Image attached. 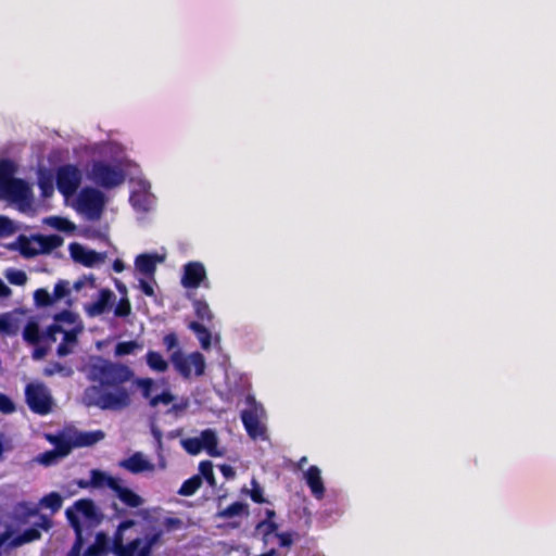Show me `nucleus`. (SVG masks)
<instances>
[{"label": "nucleus", "instance_id": "1", "mask_svg": "<svg viewBox=\"0 0 556 556\" xmlns=\"http://www.w3.org/2000/svg\"><path fill=\"white\" fill-rule=\"evenodd\" d=\"M63 500L56 492L43 496L39 504L34 502H20L12 515L0 520V556L10 549L34 542L40 538V530H48L51 526L46 516H38L39 507L58 511Z\"/></svg>", "mask_w": 556, "mask_h": 556}, {"label": "nucleus", "instance_id": "2", "mask_svg": "<svg viewBox=\"0 0 556 556\" xmlns=\"http://www.w3.org/2000/svg\"><path fill=\"white\" fill-rule=\"evenodd\" d=\"M86 151L99 156L86 169L90 181L105 189H113L124 184L128 161L123 146L114 141L94 142L86 146Z\"/></svg>", "mask_w": 556, "mask_h": 556}, {"label": "nucleus", "instance_id": "3", "mask_svg": "<svg viewBox=\"0 0 556 556\" xmlns=\"http://www.w3.org/2000/svg\"><path fill=\"white\" fill-rule=\"evenodd\" d=\"M84 326L79 316L70 311L62 312L54 317V324L48 329L47 333L40 334L38 323L29 320L23 331L24 339L33 344L56 342L58 354L65 356L73 352L77 343V336L83 331Z\"/></svg>", "mask_w": 556, "mask_h": 556}, {"label": "nucleus", "instance_id": "4", "mask_svg": "<svg viewBox=\"0 0 556 556\" xmlns=\"http://www.w3.org/2000/svg\"><path fill=\"white\" fill-rule=\"evenodd\" d=\"M15 164L8 160L0 161V200L16 205L23 213L31 211L33 194L30 187L22 179L14 178Z\"/></svg>", "mask_w": 556, "mask_h": 556}, {"label": "nucleus", "instance_id": "5", "mask_svg": "<svg viewBox=\"0 0 556 556\" xmlns=\"http://www.w3.org/2000/svg\"><path fill=\"white\" fill-rule=\"evenodd\" d=\"M85 371L90 380L99 382L98 388L123 384L129 381L134 375L126 365L112 363L101 357H91Z\"/></svg>", "mask_w": 556, "mask_h": 556}, {"label": "nucleus", "instance_id": "6", "mask_svg": "<svg viewBox=\"0 0 556 556\" xmlns=\"http://www.w3.org/2000/svg\"><path fill=\"white\" fill-rule=\"evenodd\" d=\"M135 527L137 523L134 520H126L118 526L114 539V553L117 556H150L152 547L157 544L160 532L148 533L143 538H137L124 544L126 532Z\"/></svg>", "mask_w": 556, "mask_h": 556}, {"label": "nucleus", "instance_id": "7", "mask_svg": "<svg viewBox=\"0 0 556 556\" xmlns=\"http://www.w3.org/2000/svg\"><path fill=\"white\" fill-rule=\"evenodd\" d=\"M84 400L88 405L102 409L119 410L130 404V392L122 384L115 387H90L85 391Z\"/></svg>", "mask_w": 556, "mask_h": 556}, {"label": "nucleus", "instance_id": "8", "mask_svg": "<svg viewBox=\"0 0 556 556\" xmlns=\"http://www.w3.org/2000/svg\"><path fill=\"white\" fill-rule=\"evenodd\" d=\"M73 289L77 292L84 291V295H91L92 300L84 305L89 317H97L105 313L111 306L115 294L109 289H98L92 276H84L74 282Z\"/></svg>", "mask_w": 556, "mask_h": 556}, {"label": "nucleus", "instance_id": "9", "mask_svg": "<svg viewBox=\"0 0 556 556\" xmlns=\"http://www.w3.org/2000/svg\"><path fill=\"white\" fill-rule=\"evenodd\" d=\"M166 258L165 251L141 253L135 258V275L139 283V289L147 295H154L155 270L159 264L164 263Z\"/></svg>", "mask_w": 556, "mask_h": 556}, {"label": "nucleus", "instance_id": "10", "mask_svg": "<svg viewBox=\"0 0 556 556\" xmlns=\"http://www.w3.org/2000/svg\"><path fill=\"white\" fill-rule=\"evenodd\" d=\"M136 384L141 389L142 395L149 400L152 407L164 406L168 413H179L187 407L185 401L176 402L175 396L168 390L157 393L159 386L150 378L137 379Z\"/></svg>", "mask_w": 556, "mask_h": 556}, {"label": "nucleus", "instance_id": "11", "mask_svg": "<svg viewBox=\"0 0 556 556\" xmlns=\"http://www.w3.org/2000/svg\"><path fill=\"white\" fill-rule=\"evenodd\" d=\"M106 203L105 194L99 189H81L73 200V207L88 219L100 218Z\"/></svg>", "mask_w": 556, "mask_h": 556}, {"label": "nucleus", "instance_id": "12", "mask_svg": "<svg viewBox=\"0 0 556 556\" xmlns=\"http://www.w3.org/2000/svg\"><path fill=\"white\" fill-rule=\"evenodd\" d=\"M63 243L58 235L49 236H20L14 243L16 250L26 257L49 253Z\"/></svg>", "mask_w": 556, "mask_h": 556}, {"label": "nucleus", "instance_id": "13", "mask_svg": "<svg viewBox=\"0 0 556 556\" xmlns=\"http://www.w3.org/2000/svg\"><path fill=\"white\" fill-rule=\"evenodd\" d=\"M66 517L78 536L81 534L83 528L91 527L99 520L97 508L90 500L77 501L66 509Z\"/></svg>", "mask_w": 556, "mask_h": 556}, {"label": "nucleus", "instance_id": "14", "mask_svg": "<svg viewBox=\"0 0 556 556\" xmlns=\"http://www.w3.org/2000/svg\"><path fill=\"white\" fill-rule=\"evenodd\" d=\"M184 448L192 455L204 451L212 457H219L225 454V450L218 446V440L215 431L211 429L203 430L199 435L181 440Z\"/></svg>", "mask_w": 556, "mask_h": 556}, {"label": "nucleus", "instance_id": "15", "mask_svg": "<svg viewBox=\"0 0 556 556\" xmlns=\"http://www.w3.org/2000/svg\"><path fill=\"white\" fill-rule=\"evenodd\" d=\"M83 180V172L72 164L60 166L56 170V188L66 201L74 197Z\"/></svg>", "mask_w": 556, "mask_h": 556}, {"label": "nucleus", "instance_id": "16", "mask_svg": "<svg viewBox=\"0 0 556 556\" xmlns=\"http://www.w3.org/2000/svg\"><path fill=\"white\" fill-rule=\"evenodd\" d=\"M170 361L175 369L185 378L201 376L204 372L205 361L198 352L186 355L181 351H176L170 355Z\"/></svg>", "mask_w": 556, "mask_h": 556}, {"label": "nucleus", "instance_id": "17", "mask_svg": "<svg viewBox=\"0 0 556 556\" xmlns=\"http://www.w3.org/2000/svg\"><path fill=\"white\" fill-rule=\"evenodd\" d=\"M150 189V182L143 178L131 181L130 203L135 210L148 212L154 206L155 198Z\"/></svg>", "mask_w": 556, "mask_h": 556}, {"label": "nucleus", "instance_id": "18", "mask_svg": "<svg viewBox=\"0 0 556 556\" xmlns=\"http://www.w3.org/2000/svg\"><path fill=\"white\" fill-rule=\"evenodd\" d=\"M265 410L254 401L249 403V408L242 413V421L249 433L253 439L265 437Z\"/></svg>", "mask_w": 556, "mask_h": 556}, {"label": "nucleus", "instance_id": "19", "mask_svg": "<svg viewBox=\"0 0 556 556\" xmlns=\"http://www.w3.org/2000/svg\"><path fill=\"white\" fill-rule=\"evenodd\" d=\"M26 400L29 407L39 414H47L52 405L50 393L41 383H30L27 386Z\"/></svg>", "mask_w": 556, "mask_h": 556}, {"label": "nucleus", "instance_id": "20", "mask_svg": "<svg viewBox=\"0 0 556 556\" xmlns=\"http://www.w3.org/2000/svg\"><path fill=\"white\" fill-rule=\"evenodd\" d=\"M180 282L187 289H197L201 285L208 287L204 264L197 261L185 264Z\"/></svg>", "mask_w": 556, "mask_h": 556}, {"label": "nucleus", "instance_id": "21", "mask_svg": "<svg viewBox=\"0 0 556 556\" xmlns=\"http://www.w3.org/2000/svg\"><path fill=\"white\" fill-rule=\"evenodd\" d=\"M72 258L84 266L94 267L105 261V254L96 252L80 243H71L68 247Z\"/></svg>", "mask_w": 556, "mask_h": 556}, {"label": "nucleus", "instance_id": "22", "mask_svg": "<svg viewBox=\"0 0 556 556\" xmlns=\"http://www.w3.org/2000/svg\"><path fill=\"white\" fill-rule=\"evenodd\" d=\"M303 479L312 496L317 501H321L326 495V485L321 470L317 466H309L307 469L303 470Z\"/></svg>", "mask_w": 556, "mask_h": 556}, {"label": "nucleus", "instance_id": "23", "mask_svg": "<svg viewBox=\"0 0 556 556\" xmlns=\"http://www.w3.org/2000/svg\"><path fill=\"white\" fill-rule=\"evenodd\" d=\"M23 320L24 312L21 309L0 314V334H16L23 324Z\"/></svg>", "mask_w": 556, "mask_h": 556}, {"label": "nucleus", "instance_id": "24", "mask_svg": "<svg viewBox=\"0 0 556 556\" xmlns=\"http://www.w3.org/2000/svg\"><path fill=\"white\" fill-rule=\"evenodd\" d=\"M119 466L132 473L152 472L155 470V465L141 453H136L127 459L122 460Z\"/></svg>", "mask_w": 556, "mask_h": 556}, {"label": "nucleus", "instance_id": "25", "mask_svg": "<svg viewBox=\"0 0 556 556\" xmlns=\"http://www.w3.org/2000/svg\"><path fill=\"white\" fill-rule=\"evenodd\" d=\"M90 478H91L92 488H98V489L109 488L113 492L121 482V480L118 478H115V477H113L104 471L98 470V469H93L90 471Z\"/></svg>", "mask_w": 556, "mask_h": 556}, {"label": "nucleus", "instance_id": "26", "mask_svg": "<svg viewBox=\"0 0 556 556\" xmlns=\"http://www.w3.org/2000/svg\"><path fill=\"white\" fill-rule=\"evenodd\" d=\"M114 493L122 503L132 508L139 507L144 503V500L140 495H138L131 489L125 486L122 481L114 490Z\"/></svg>", "mask_w": 556, "mask_h": 556}, {"label": "nucleus", "instance_id": "27", "mask_svg": "<svg viewBox=\"0 0 556 556\" xmlns=\"http://www.w3.org/2000/svg\"><path fill=\"white\" fill-rule=\"evenodd\" d=\"M143 350V344L139 341H123L115 345L114 355L116 357H123L127 355H136Z\"/></svg>", "mask_w": 556, "mask_h": 556}, {"label": "nucleus", "instance_id": "28", "mask_svg": "<svg viewBox=\"0 0 556 556\" xmlns=\"http://www.w3.org/2000/svg\"><path fill=\"white\" fill-rule=\"evenodd\" d=\"M266 514L267 519L257 525L256 532L258 535H262L266 542H268L271 536H275L277 533V525L273 520L275 516L274 511L267 510Z\"/></svg>", "mask_w": 556, "mask_h": 556}, {"label": "nucleus", "instance_id": "29", "mask_svg": "<svg viewBox=\"0 0 556 556\" xmlns=\"http://www.w3.org/2000/svg\"><path fill=\"white\" fill-rule=\"evenodd\" d=\"M71 446L67 443H58L54 451L46 452L39 456V462L43 465H51L58 458L64 457L70 453Z\"/></svg>", "mask_w": 556, "mask_h": 556}, {"label": "nucleus", "instance_id": "30", "mask_svg": "<svg viewBox=\"0 0 556 556\" xmlns=\"http://www.w3.org/2000/svg\"><path fill=\"white\" fill-rule=\"evenodd\" d=\"M43 224L62 232L72 233L76 226L67 218L50 216L43 219Z\"/></svg>", "mask_w": 556, "mask_h": 556}, {"label": "nucleus", "instance_id": "31", "mask_svg": "<svg viewBox=\"0 0 556 556\" xmlns=\"http://www.w3.org/2000/svg\"><path fill=\"white\" fill-rule=\"evenodd\" d=\"M109 539L103 533L96 535L94 543L91 544L85 552L84 556H102L108 551Z\"/></svg>", "mask_w": 556, "mask_h": 556}, {"label": "nucleus", "instance_id": "32", "mask_svg": "<svg viewBox=\"0 0 556 556\" xmlns=\"http://www.w3.org/2000/svg\"><path fill=\"white\" fill-rule=\"evenodd\" d=\"M104 438V433L101 430L80 432L75 437V445L89 446Z\"/></svg>", "mask_w": 556, "mask_h": 556}, {"label": "nucleus", "instance_id": "33", "mask_svg": "<svg viewBox=\"0 0 556 556\" xmlns=\"http://www.w3.org/2000/svg\"><path fill=\"white\" fill-rule=\"evenodd\" d=\"M146 361L151 370L164 372L168 368L166 359L157 352L150 351L146 355Z\"/></svg>", "mask_w": 556, "mask_h": 556}, {"label": "nucleus", "instance_id": "34", "mask_svg": "<svg viewBox=\"0 0 556 556\" xmlns=\"http://www.w3.org/2000/svg\"><path fill=\"white\" fill-rule=\"evenodd\" d=\"M38 185L43 197H50L54 192V178L48 170L39 172Z\"/></svg>", "mask_w": 556, "mask_h": 556}, {"label": "nucleus", "instance_id": "35", "mask_svg": "<svg viewBox=\"0 0 556 556\" xmlns=\"http://www.w3.org/2000/svg\"><path fill=\"white\" fill-rule=\"evenodd\" d=\"M71 290L72 289H71L68 281H66V280L58 281L56 285L54 286V289L52 292L54 303H56L61 300H66V303L68 305H71L72 304V301L70 300Z\"/></svg>", "mask_w": 556, "mask_h": 556}, {"label": "nucleus", "instance_id": "36", "mask_svg": "<svg viewBox=\"0 0 556 556\" xmlns=\"http://www.w3.org/2000/svg\"><path fill=\"white\" fill-rule=\"evenodd\" d=\"M190 328L195 332L200 343H201V346L203 349H208L210 345H211V333L210 331L203 327L202 325H200L199 323H191L190 324Z\"/></svg>", "mask_w": 556, "mask_h": 556}, {"label": "nucleus", "instance_id": "37", "mask_svg": "<svg viewBox=\"0 0 556 556\" xmlns=\"http://www.w3.org/2000/svg\"><path fill=\"white\" fill-rule=\"evenodd\" d=\"M201 483H202L201 477L193 476L182 483L178 493L184 496L192 495L200 488Z\"/></svg>", "mask_w": 556, "mask_h": 556}, {"label": "nucleus", "instance_id": "38", "mask_svg": "<svg viewBox=\"0 0 556 556\" xmlns=\"http://www.w3.org/2000/svg\"><path fill=\"white\" fill-rule=\"evenodd\" d=\"M4 277L8 281L15 286H24L27 281V275L25 271L14 268H9L4 273Z\"/></svg>", "mask_w": 556, "mask_h": 556}, {"label": "nucleus", "instance_id": "39", "mask_svg": "<svg viewBox=\"0 0 556 556\" xmlns=\"http://www.w3.org/2000/svg\"><path fill=\"white\" fill-rule=\"evenodd\" d=\"M17 231V225L10 218L0 215V238L12 236Z\"/></svg>", "mask_w": 556, "mask_h": 556}, {"label": "nucleus", "instance_id": "40", "mask_svg": "<svg viewBox=\"0 0 556 556\" xmlns=\"http://www.w3.org/2000/svg\"><path fill=\"white\" fill-rule=\"evenodd\" d=\"M34 300L37 306H50L55 304L52 293H49L45 289H38L34 293Z\"/></svg>", "mask_w": 556, "mask_h": 556}, {"label": "nucleus", "instance_id": "41", "mask_svg": "<svg viewBox=\"0 0 556 556\" xmlns=\"http://www.w3.org/2000/svg\"><path fill=\"white\" fill-rule=\"evenodd\" d=\"M200 477L204 478L211 486H215V478L213 473V465L211 462H201L199 466Z\"/></svg>", "mask_w": 556, "mask_h": 556}, {"label": "nucleus", "instance_id": "42", "mask_svg": "<svg viewBox=\"0 0 556 556\" xmlns=\"http://www.w3.org/2000/svg\"><path fill=\"white\" fill-rule=\"evenodd\" d=\"M194 309H195L197 316L202 321H211L213 319V313L211 312L210 306H208V304L206 302H204V301H195L194 302Z\"/></svg>", "mask_w": 556, "mask_h": 556}, {"label": "nucleus", "instance_id": "43", "mask_svg": "<svg viewBox=\"0 0 556 556\" xmlns=\"http://www.w3.org/2000/svg\"><path fill=\"white\" fill-rule=\"evenodd\" d=\"M72 372H73L72 368L61 366L60 364L51 365L45 369V374L47 376L60 374L63 377H68L72 375Z\"/></svg>", "mask_w": 556, "mask_h": 556}, {"label": "nucleus", "instance_id": "44", "mask_svg": "<svg viewBox=\"0 0 556 556\" xmlns=\"http://www.w3.org/2000/svg\"><path fill=\"white\" fill-rule=\"evenodd\" d=\"M245 509V506L242 503H233L224 510L219 513L222 517H233L242 514Z\"/></svg>", "mask_w": 556, "mask_h": 556}, {"label": "nucleus", "instance_id": "45", "mask_svg": "<svg viewBox=\"0 0 556 556\" xmlns=\"http://www.w3.org/2000/svg\"><path fill=\"white\" fill-rule=\"evenodd\" d=\"M129 313H130V303H129V300L126 296H124L121 299V301L115 306L114 314H115V316H118V317H125V316H128Z\"/></svg>", "mask_w": 556, "mask_h": 556}, {"label": "nucleus", "instance_id": "46", "mask_svg": "<svg viewBox=\"0 0 556 556\" xmlns=\"http://www.w3.org/2000/svg\"><path fill=\"white\" fill-rule=\"evenodd\" d=\"M15 410L13 401L7 395L0 393V413L10 414Z\"/></svg>", "mask_w": 556, "mask_h": 556}, {"label": "nucleus", "instance_id": "47", "mask_svg": "<svg viewBox=\"0 0 556 556\" xmlns=\"http://www.w3.org/2000/svg\"><path fill=\"white\" fill-rule=\"evenodd\" d=\"M275 538L280 546L288 547L293 542V535L289 532L276 533Z\"/></svg>", "mask_w": 556, "mask_h": 556}, {"label": "nucleus", "instance_id": "48", "mask_svg": "<svg viewBox=\"0 0 556 556\" xmlns=\"http://www.w3.org/2000/svg\"><path fill=\"white\" fill-rule=\"evenodd\" d=\"M76 536H77L76 543L74 544V546L67 553L66 556H84V553H81V546H83L81 534H79V536L78 535H76Z\"/></svg>", "mask_w": 556, "mask_h": 556}, {"label": "nucleus", "instance_id": "49", "mask_svg": "<svg viewBox=\"0 0 556 556\" xmlns=\"http://www.w3.org/2000/svg\"><path fill=\"white\" fill-rule=\"evenodd\" d=\"M163 342L166 349L170 351L177 345V337L175 333H168L164 337Z\"/></svg>", "mask_w": 556, "mask_h": 556}, {"label": "nucleus", "instance_id": "50", "mask_svg": "<svg viewBox=\"0 0 556 556\" xmlns=\"http://www.w3.org/2000/svg\"><path fill=\"white\" fill-rule=\"evenodd\" d=\"M223 476L226 478V479H233L235 478V470L231 466H228V465H222L219 467Z\"/></svg>", "mask_w": 556, "mask_h": 556}, {"label": "nucleus", "instance_id": "51", "mask_svg": "<svg viewBox=\"0 0 556 556\" xmlns=\"http://www.w3.org/2000/svg\"><path fill=\"white\" fill-rule=\"evenodd\" d=\"M40 344L41 343L37 344L36 349L34 350V353H33L34 358H36V359L42 358L47 353L46 348L41 346Z\"/></svg>", "mask_w": 556, "mask_h": 556}, {"label": "nucleus", "instance_id": "52", "mask_svg": "<svg viewBox=\"0 0 556 556\" xmlns=\"http://www.w3.org/2000/svg\"><path fill=\"white\" fill-rule=\"evenodd\" d=\"M113 269L116 271V273H121L124 270V263L119 260H116L113 264Z\"/></svg>", "mask_w": 556, "mask_h": 556}, {"label": "nucleus", "instance_id": "53", "mask_svg": "<svg viewBox=\"0 0 556 556\" xmlns=\"http://www.w3.org/2000/svg\"><path fill=\"white\" fill-rule=\"evenodd\" d=\"M116 288L121 293H123L126 296L127 289L125 285H123L122 282H116Z\"/></svg>", "mask_w": 556, "mask_h": 556}, {"label": "nucleus", "instance_id": "54", "mask_svg": "<svg viewBox=\"0 0 556 556\" xmlns=\"http://www.w3.org/2000/svg\"><path fill=\"white\" fill-rule=\"evenodd\" d=\"M78 485L83 489H87V488H90L92 486V483H91V479L89 481H85V480H80L78 482Z\"/></svg>", "mask_w": 556, "mask_h": 556}, {"label": "nucleus", "instance_id": "55", "mask_svg": "<svg viewBox=\"0 0 556 556\" xmlns=\"http://www.w3.org/2000/svg\"><path fill=\"white\" fill-rule=\"evenodd\" d=\"M152 432H153V435H154V438L156 439V441H157V443L160 445L161 444V432L159 430L154 429V428L152 429Z\"/></svg>", "mask_w": 556, "mask_h": 556}, {"label": "nucleus", "instance_id": "56", "mask_svg": "<svg viewBox=\"0 0 556 556\" xmlns=\"http://www.w3.org/2000/svg\"><path fill=\"white\" fill-rule=\"evenodd\" d=\"M307 463V458L306 457H302L299 462V468L302 469V471L304 470L303 467H304V464Z\"/></svg>", "mask_w": 556, "mask_h": 556}, {"label": "nucleus", "instance_id": "57", "mask_svg": "<svg viewBox=\"0 0 556 556\" xmlns=\"http://www.w3.org/2000/svg\"><path fill=\"white\" fill-rule=\"evenodd\" d=\"M157 466H159L160 469H164L165 466H166V464H165V462H164L162 456H160V460H159V465Z\"/></svg>", "mask_w": 556, "mask_h": 556}, {"label": "nucleus", "instance_id": "58", "mask_svg": "<svg viewBox=\"0 0 556 556\" xmlns=\"http://www.w3.org/2000/svg\"><path fill=\"white\" fill-rule=\"evenodd\" d=\"M252 498L255 501V502H262V498L260 496V494L257 492H254L252 494Z\"/></svg>", "mask_w": 556, "mask_h": 556}]
</instances>
